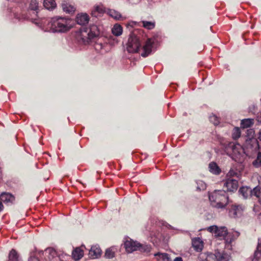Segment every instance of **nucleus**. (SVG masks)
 Listing matches in <instances>:
<instances>
[{
    "mask_svg": "<svg viewBox=\"0 0 261 261\" xmlns=\"http://www.w3.org/2000/svg\"><path fill=\"white\" fill-rule=\"evenodd\" d=\"M206 261H217L216 255V251L214 253H208Z\"/></svg>",
    "mask_w": 261,
    "mask_h": 261,
    "instance_id": "obj_37",
    "label": "nucleus"
},
{
    "mask_svg": "<svg viewBox=\"0 0 261 261\" xmlns=\"http://www.w3.org/2000/svg\"><path fill=\"white\" fill-rule=\"evenodd\" d=\"M4 209V205L2 202V201L0 200V212H2Z\"/></svg>",
    "mask_w": 261,
    "mask_h": 261,
    "instance_id": "obj_44",
    "label": "nucleus"
},
{
    "mask_svg": "<svg viewBox=\"0 0 261 261\" xmlns=\"http://www.w3.org/2000/svg\"><path fill=\"white\" fill-rule=\"evenodd\" d=\"M228 153H232L234 155L240 154L243 150L242 146L239 144L230 142L226 148Z\"/></svg>",
    "mask_w": 261,
    "mask_h": 261,
    "instance_id": "obj_8",
    "label": "nucleus"
},
{
    "mask_svg": "<svg viewBox=\"0 0 261 261\" xmlns=\"http://www.w3.org/2000/svg\"><path fill=\"white\" fill-rule=\"evenodd\" d=\"M241 136V130L239 127H234L232 133V137L233 139H238Z\"/></svg>",
    "mask_w": 261,
    "mask_h": 261,
    "instance_id": "obj_35",
    "label": "nucleus"
},
{
    "mask_svg": "<svg viewBox=\"0 0 261 261\" xmlns=\"http://www.w3.org/2000/svg\"><path fill=\"white\" fill-rule=\"evenodd\" d=\"M43 6L45 9L53 10L56 8L57 4L55 0H44Z\"/></svg>",
    "mask_w": 261,
    "mask_h": 261,
    "instance_id": "obj_20",
    "label": "nucleus"
},
{
    "mask_svg": "<svg viewBox=\"0 0 261 261\" xmlns=\"http://www.w3.org/2000/svg\"><path fill=\"white\" fill-rule=\"evenodd\" d=\"M236 174L237 173L233 170H230L229 172L228 173L227 175L233 176L234 174Z\"/></svg>",
    "mask_w": 261,
    "mask_h": 261,
    "instance_id": "obj_42",
    "label": "nucleus"
},
{
    "mask_svg": "<svg viewBox=\"0 0 261 261\" xmlns=\"http://www.w3.org/2000/svg\"><path fill=\"white\" fill-rule=\"evenodd\" d=\"M148 231L150 232L149 235L151 241L154 245H158L162 239V234L159 229H156L154 226H153Z\"/></svg>",
    "mask_w": 261,
    "mask_h": 261,
    "instance_id": "obj_7",
    "label": "nucleus"
},
{
    "mask_svg": "<svg viewBox=\"0 0 261 261\" xmlns=\"http://www.w3.org/2000/svg\"><path fill=\"white\" fill-rule=\"evenodd\" d=\"M257 144H259V141H261V132H259L257 135V137L256 139Z\"/></svg>",
    "mask_w": 261,
    "mask_h": 261,
    "instance_id": "obj_41",
    "label": "nucleus"
},
{
    "mask_svg": "<svg viewBox=\"0 0 261 261\" xmlns=\"http://www.w3.org/2000/svg\"><path fill=\"white\" fill-rule=\"evenodd\" d=\"M209 200L213 206L222 208L228 203V197L225 190H216L209 195Z\"/></svg>",
    "mask_w": 261,
    "mask_h": 261,
    "instance_id": "obj_4",
    "label": "nucleus"
},
{
    "mask_svg": "<svg viewBox=\"0 0 261 261\" xmlns=\"http://www.w3.org/2000/svg\"><path fill=\"white\" fill-rule=\"evenodd\" d=\"M29 261H39V260L37 257L34 256H31L29 258Z\"/></svg>",
    "mask_w": 261,
    "mask_h": 261,
    "instance_id": "obj_40",
    "label": "nucleus"
},
{
    "mask_svg": "<svg viewBox=\"0 0 261 261\" xmlns=\"http://www.w3.org/2000/svg\"><path fill=\"white\" fill-rule=\"evenodd\" d=\"M9 261H18V256L16 251L12 249L9 255Z\"/></svg>",
    "mask_w": 261,
    "mask_h": 261,
    "instance_id": "obj_29",
    "label": "nucleus"
},
{
    "mask_svg": "<svg viewBox=\"0 0 261 261\" xmlns=\"http://www.w3.org/2000/svg\"><path fill=\"white\" fill-rule=\"evenodd\" d=\"M207 253H201L198 256L200 261H206L207 256Z\"/></svg>",
    "mask_w": 261,
    "mask_h": 261,
    "instance_id": "obj_38",
    "label": "nucleus"
},
{
    "mask_svg": "<svg viewBox=\"0 0 261 261\" xmlns=\"http://www.w3.org/2000/svg\"><path fill=\"white\" fill-rule=\"evenodd\" d=\"M239 192L244 198H247L249 195L254 196L253 194V190L248 187H242L239 190Z\"/></svg>",
    "mask_w": 261,
    "mask_h": 261,
    "instance_id": "obj_18",
    "label": "nucleus"
},
{
    "mask_svg": "<svg viewBox=\"0 0 261 261\" xmlns=\"http://www.w3.org/2000/svg\"><path fill=\"white\" fill-rule=\"evenodd\" d=\"M114 248L111 247L106 250L105 256L108 258H112L114 256Z\"/></svg>",
    "mask_w": 261,
    "mask_h": 261,
    "instance_id": "obj_34",
    "label": "nucleus"
},
{
    "mask_svg": "<svg viewBox=\"0 0 261 261\" xmlns=\"http://www.w3.org/2000/svg\"><path fill=\"white\" fill-rule=\"evenodd\" d=\"M260 245H261V241L258 240V245H257V247H258ZM260 252H261V250H260Z\"/></svg>",
    "mask_w": 261,
    "mask_h": 261,
    "instance_id": "obj_46",
    "label": "nucleus"
},
{
    "mask_svg": "<svg viewBox=\"0 0 261 261\" xmlns=\"http://www.w3.org/2000/svg\"><path fill=\"white\" fill-rule=\"evenodd\" d=\"M207 230L215 234V236L217 237H222L224 238L228 234L227 229L226 227H218L216 225H213L208 227L207 228Z\"/></svg>",
    "mask_w": 261,
    "mask_h": 261,
    "instance_id": "obj_5",
    "label": "nucleus"
},
{
    "mask_svg": "<svg viewBox=\"0 0 261 261\" xmlns=\"http://www.w3.org/2000/svg\"><path fill=\"white\" fill-rule=\"evenodd\" d=\"M84 255L83 250L79 247L76 248L73 250L72 256L73 258L75 260L80 259Z\"/></svg>",
    "mask_w": 261,
    "mask_h": 261,
    "instance_id": "obj_19",
    "label": "nucleus"
},
{
    "mask_svg": "<svg viewBox=\"0 0 261 261\" xmlns=\"http://www.w3.org/2000/svg\"><path fill=\"white\" fill-rule=\"evenodd\" d=\"M248 132H250V133H252L253 134H254V131L253 129H250L248 130Z\"/></svg>",
    "mask_w": 261,
    "mask_h": 261,
    "instance_id": "obj_45",
    "label": "nucleus"
},
{
    "mask_svg": "<svg viewBox=\"0 0 261 261\" xmlns=\"http://www.w3.org/2000/svg\"><path fill=\"white\" fill-rule=\"evenodd\" d=\"M261 245L256 248V250L254 252L252 261H261Z\"/></svg>",
    "mask_w": 261,
    "mask_h": 261,
    "instance_id": "obj_25",
    "label": "nucleus"
},
{
    "mask_svg": "<svg viewBox=\"0 0 261 261\" xmlns=\"http://www.w3.org/2000/svg\"><path fill=\"white\" fill-rule=\"evenodd\" d=\"M253 119H244L241 121V126L243 128H246L252 126L254 124Z\"/></svg>",
    "mask_w": 261,
    "mask_h": 261,
    "instance_id": "obj_22",
    "label": "nucleus"
},
{
    "mask_svg": "<svg viewBox=\"0 0 261 261\" xmlns=\"http://www.w3.org/2000/svg\"><path fill=\"white\" fill-rule=\"evenodd\" d=\"M209 170L211 172L215 174H219L221 172V170L216 163L214 162H211L209 164Z\"/></svg>",
    "mask_w": 261,
    "mask_h": 261,
    "instance_id": "obj_23",
    "label": "nucleus"
},
{
    "mask_svg": "<svg viewBox=\"0 0 261 261\" xmlns=\"http://www.w3.org/2000/svg\"><path fill=\"white\" fill-rule=\"evenodd\" d=\"M89 17L86 13H81L77 15L76 21L80 25H85L88 23Z\"/></svg>",
    "mask_w": 261,
    "mask_h": 261,
    "instance_id": "obj_14",
    "label": "nucleus"
},
{
    "mask_svg": "<svg viewBox=\"0 0 261 261\" xmlns=\"http://www.w3.org/2000/svg\"><path fill=\"white\" fill-rule=\"evenodd\" d=\"M260 143H261V141H259V144H258V145H259Z\"/></svg>",
    "mask_w": 261,
    "mask_h": 261,
    "instance_id": "obj_48",
    "label": "nucleus"
},
{
    "mask_svg": "<svg viewBox=\"0 0 261 261\" xmlns=\"http://www.w3.org/2000/svg\"><path fill=\"white\" fill-rule=\"evenodd\" d=\"M173 261H183V260L181 257H176L174 259Z\"/></svg>",
    "mask_w": 261,
    "mask_h": 261,
    "instance_id": "obj_43",
    "label": "nucleus"
},
{
    "mask_svg": "<svg viewBox=\"0 0 261 261\" xmlns=\"http://www.w3.org/2000/svg\"><path fill=\"white\" fill-rule=\"evenodd\" d=\"M101 250L99 247L97 245L93 246L89 251V254L93 258H98L100 256Z\"/></svg>",
    "mask_w": 261,
    "mask_h": 261,
    "instance_id": "obj_15",
    "label": "nucleus"
},
{
    "mask_svg": "<svg viewBox=\"0 0 261 261\" xmlns=\"http://www.w3.org/2000/svg\"><path fill=\"white\" fill-rule=\"evenodd\" d=\"M108 13L110 16L116 19H119L121 17L120 13L114 10H109Z\"/></svg>",
    "mask_w": 261,
    "mask_h": 261,
    "instance_id": "obj_28",
    "label": "nucleus"
},
{
    "mask_svg": "<svg viewBox=\"0 0 261 261\" xmlns=\"http://www.w3.org/2000/svg\"><path fill=\"white\" fill-rule=\"evenodd\" d=\"M210 120L215 125H218L219 123V118L215 115H213L210 116Z\"/></svg>",
    "mask_w": 261,
    "mask_h": 261,
    "instance_id": "obj_36",
    "label": "nucleus"
},
{
    "mask_svg": "<svg viewBox=\"0 0 261 261\" xmlns=\"http://www.w3.org/2000/svg\"><path fill=\"white\" fill-rule=\"evenodd\" d=\"M192 246L196 251H200L203 249V242L200 238H195L192 240Z\"/></svg>",
    "mask_w": 261,
    "mask_h": 261,
    "instance_id": "obj_17",
    "label": "nucleus"
},
{
    "mask_svg": "<svg viewBox=\"0 0 261 261\" xmlns=\"http://www.w3.org/2000/svg\"><path fill=\"white\" fill-rule=\"evenodd\" d=\"M216 255L217 261H232L230 253L224 250H216Z\"/></svg>",
    "mask_w": 261,
    "mask_h": 261,
    "instance_id": "obj_9",
    "label": "nucleus"
},
{
    "mask_svg": "<svg viewBox=\"0 0 261 261\" xmlns=\"http://www.w3.org/2000/svg\"><path fill=\"white\" fill-rule=\"evenodd\" d=\"M29 8L31 10L35 11L36 12H37V10L39 8L38 2L37 0H31Z\"/></svg>",
    "mask_w": 261,
    "mask_h": 261,
    "instance_id": "obj_31",
    "label": "nucleus"
},
{
    "mask_svg": "<svg viewBox=\"0 0 261 261\" xmlns=\"http://www.w3.org/2000/svg\"><path fill=\"white\" fill-rule=\"evenodd\" d=\"M100 31V28L97 25H91L89 28H83L77 33L76 38L80 43L88 44L99 35Z\"/></svg>",
    "mask_w": 261,
    "mask_h": 261,
    "instance_id": "obj_3",
    "label": "nucleus"
},
{
    "mask_svg": "<svg viewBox=\"0 0 261 261\" xmlns=\"http://www.w3.org/2000/svg\"><path fill=\"white\" fill-rule=\"evenodd\" d=\"M46 252H48L49 253L51 254L53 256L56 254L55 250L51 248L46 250Z\"/></svg>",
    "mask_w": 261,
    "mask_h": 261,
    "instance_id": "obj_39",
    "label": "nucleus"
},
{
    "mask_svg": "<svg viewBox=\"0 0 261 261\" xmlns=\"http://www.w3.org/2000/svg\"><path fill=\"white\" fill-rule=\"evenodd\" d=\"M122 27L118 24H115L112 29V34L116 36H119L121 35L122 33Z\"/></svg>",
    "mask_w": 261,
    "mask_h": 261,
    "instance_id": "obj_24",
    "label": "nucleus"
},
{
    "mask_svg": "<svg viewBox=\"0 0 261 261\" xmlns=\"http://www.w3.org/2000/svg\"><path fill=\"white\" fill-rule=\"evenodd\" d=\"M62 7L64 12L67 13H71L75 11V7L66 1H64L62 4Z\"/></svg>",
    "mask_w": 261,
    "mask_h": 261,
    "instance_id": "obj_16",
    "label": "nucleus"
},
{
    "mask_svg": "<svg viewBox=\"0 0 261 261\" xmlns=\"http://www.w3.org/2000/svg\"><path fill=\"white\" fill-rule=\"evenodd\" d=\"M252 165L256 168L261 167V152H258L256 159L253 162Z\"/></svg>",
    "mask_w": 261,
    "mask_h": 261,
    "instance_id": "obj_32",
    "label": "nucleus"
},
{
    "mask_svg": "<svg viewBox=\"0 0 261 261\" xmlns=\"http://www.w3.org/2000/svg\"><path fill=\"white\" fill-rule=\"evenodd\" d=\"M253 194L257 198L259 202L261 204V187L256 186L253 189Z\"/></svg>",
    "mask_w": 261,
    "mask_h": 261,
    "instance_id": "obj_26",
    "label": "nucleus"
},
{
    "mask_svg": "<svg viewBox=\"0 0 261 261\" xmlns=\"http://www.w3.org/2000/svg\"><path fill=\"white\" fill-rule=\"evenodd\" d=\"M243 211V207L242 205H233L229 210V215L231 217L236 218L241 215Z\"/></svg>",
    "mask_w": 261,
    "mask_h": 261,
    "instance_id": "obj_12",
    "label": "nucleus"
},
{
    "mask_svg": "<svg viewBox=\"0 0 261 261\" xmlns=\"http://www.w3.org/2000/svg\"><path fill=\"white\" fill-rule=\"evenodd\" d=\"M71 28L70 19L64 17L56 16L48 20L46 30L53 33H66Z\"/></svg>",
    "mask_w": 261,
    "mask_h": 261,
    "instance_id": "obj_2",
    "label": "nucleus"
},
{
    "mask_svg": "<svg viewBox=\"0 0 261 261\" xmlns=\"http://www.w3.org/2000/svg\"><path fill=\"white\" fill-rule=\"evenodd\" d=\"M154 256H159L160 258L164 261H171L169 254L166 253H161L158 252L154 254Z\"/></svg>",
    "mask_w": 261,
    "mask_h": 261,
    "instance_id": "obj_33",
    "label": "nucleus"
},
{
    "mask_svg": "<svg viewBox=\"0 0 261 261\" xmlns=\"http://www.w3.org/2000/svg\"><path fill=\"white\" fill-rule=\"evenodd\" d=\"M138 242L134 241L132 239L127 240L124 243V246L126 251L128 253H132L137 250Z\"/></svg>",
    "mask_w": 261,
    "mask_h": 261,
    "instance_id": "obj_10",
    "label": "nucleus"
},
{
    "mask_svg": "<svg viewBox=\"0 0 261 261\" xmlns=\"http://www.w3.org/2000/svg\"><path fill=\"white\" fill-rule=\"evenodd\" d=\"M0 200L2 202L9 205L13 203L15 200V197L12 194L9 193H3L0 195Z\"/></svg>",
    "mask_w": 261,
    "mask_h": 261,
    "instance_id": "obj_11",
    "label": "nucleus"
},
{
    "mask_svg": "<svg viewBox=\"0 0 261 261\" xmlns=\"http://www.w3.org/2000/svg\"><path fill=\"white\" fill-rule=\"evenodd\" d=\"M238 188V181L236 179L228 178L223 182V188L228 192L236 191Z\"/></svg>",
    "mask_w": 261,
    "mask_h": 261,
    "instance_id": "obj_6",
    "label": "nucleus"
},
{
    "mask_svg": "<svg viewBox=\"0 0 261 261\" xmlns=\"http://www.w3.org/2000/svg\"><path fill=\"white\" fill-rule=\"evenodd\" d=\"M144 41L145 44L143 46V52L141 55L143 57H147L152 51L153 42L151 39H147L146 35L142 30H135L130 33L126 44V50L129 53H138L142 43Z\"/></svg>",
    "mask_w": 261,
    "mask_h": 261,
    "instance_id": "obj_1",
    "label": "nucleus"
},
{
    "mask_svg": "<svg viewBox=\"0 0 261 261\" xmlns=\"http://www.w3.org/2000/svg\"><path fill=\"white\" fill-rule=\"evenodd\" d=\"M137 250L142 252L148 253L151 251V246L146 244H141L138 242Z\"/></svg>",
    "mask_w": 261,
    "mask_h": 261,
    "instance_id": "obj_21",
    "label": "nucleus"
},
{
    "mask_svg": "<svg viewBox=\"0 0 261 261\" xmlns=\"http://www.w3.org/2000/svg\"><path fill=\"white\" fill-rule=\"evenodd\" d=\"M105 12V8L102 5H97L93 7L91 11V15L98 17Z\"/></svg>",
    "mask_w": 261,
    "mask_h": 261,
    "instance_id": "obj_13",
    "label": "nucleus"
},
{
    "mask_svg": "<svg viewBox=\"0 0 261 261\" xmlns=\"http://www.w3.org/2000/svg\"><path fill=\"white\" fill-rule=\"evenodd\" d=\"M197 184L196 189L197 191H203L206 189V185L202 180H197L196 181Z\"/></svg>",
    "mask_w": 261,
    "mask_h": 261,
    "instance_id": "obj_30",
    "label": "nucleus"
},
{
    "mask_svg": "<svg viewBox=\"0 0 261 261\" xmlns=\"http://www.w3.org/2000/svg\"><path fill=\"white\" fill-rule=\"evenodd\" d=\"M141 22L143 27L148 30H152L155 27L154 21H142Z\"/></svg>",
    "mask_w": 261,
    "mask_h": 261,
    "instance_id": "obj_27",
    "label": "nucleus"
},
{
    "mask_svg": "<svg viewBox=\"0 0 261 261\" xmlns=\"http://www.w3.org/2000/svg\"><path fill=\"white\" fill-rule=\"evenodd\" d=\"M236 233L237 237L239 236V233L238 232H236Z\"/></svg>",
    "mask_w": 261,
    "mask_h": 261,
    "instance_id": "obj_47",
    "label": "nucleus"
}]
</instances>
